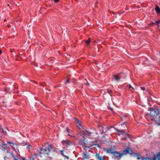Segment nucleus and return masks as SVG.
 <instances>
[{"instance_id": "1", "label": "nucleus", "mask_w": 160, "mask_h": 160, "mask_svg": "<svg viewBox=\"0 0 160 160\" xmlns=\"http://www.w3.org/2000/svg\"><path fill=\"white\" fill-rule=\"evenodd\" d=\"M103 150L107 153L113 154V156L116 158H121L123 156V154L122 153L114 151V149L112 148H109L108 149L104 148H103Z\"/></svg>"}, {"instance_id": "2", "label": "nucleus", "mask_w": 160, "mask_h": 160, "mask_svg": "<svg viewBox=\"0 0 160 160\" xmlns=\"http://www.w3.org/2000/svg\"><path fill=\"white\" fill-rule=\"evenodd\" d=\"M150 109L151 112L149 113V116H154L155 115L158 116L160 114V112L158 108L156 107L154 109L151 108Z\"/></svg>"}, {"instance_id": "3", "label": "nucleus", "mask_w": 160, "mask_h": 160, "mask_svg": "<svg viewBox=\"0 0 160 160\" xmlns=\"http://www.w3.org/2000/svg\"><path fill=\"white\" fill-rule=\"evenodd\" d=\"M132 154L134 156H136L137 157V159L138 160L141 159L142 160H153L152 158H143V157H140L141 154L139 153H136L133 152Z\"/></svg>"}, {"instance_id": "4", "label": "nucleus", "mask_w": 160, "mask_h": 160, "mask_svg": "<svg viewBox=\"0 0 160 160\" xmlns=\"http://www.w3.org/2000/svg\"><path fill=\"white\" fill-rule=\"evenodd\" d=\"M39 152V151H38ZM49 150L46 148H44V146H43L42 148V149L39 151V153L41 154L44 155H48L49 153Z\"/></svg>"}, {"instance_id": "5", "label": "nucleus", "mask_w": 160, "mask_h": 160, "mask_svg": "<svg viewBox=\"0 0 160 160\" xmlns=\"http://www.w3.org/2000/svg\"><path fill=\"white\" fill-rule=\"evenodd\" d=\"M133 151L132 150L130 149L129 147H127L125 149L122 153L123 154V156L126 155L127 154L129 153L131 155L132 154Z\"/></svg>"}, {"instance_id": "6", "label": "nucleus", "mask_w": 160, "mask_h": 160, "mask_svg": "<svg viewBox=\"0 0 160 160\" xmlns=\"http://www.w3.org/2000/svg\"><path fill=\"white\" fill-rule=\"evenodd\" d=\"M98 128L100 131L101 134H102L103 133H105L109 129L108 128H104L103 127L100 126H98Z\"/></svg>"}, {"instance_id": "7", "label": "nucleus", "mask_w": 160, "mask_h": 160, "mask_svg": "<svg viewBox=\"0 0 160 160\" xmlns=\"http://www.w3.org/2000/svg\"><path fill=\"white\" fill-rule=\"evenodd\" d=\"M153 160H160V151L156 154H154L152 157Z\"/></svg>"}, {"instance_id": "8", "label": "nucleus", "mask_w": 160, "mask_h": 160, "mask_svg": "<svg viewBox=\"0 0 160 160\" xmlns=\"http://www.w3.org/2000/svg\"><path fill=\"white\" fill-rule=\"evenodd\" d=\"M14 90V87L13 86H12L10 88H5L4 89V91L5 92H8L10 93L13 90Z\"/></svg>"}, {"instance_id": "9", "label": "nucleus", "mask_w": 160, "mask_h": 160, "mask_svg": "<svg viewBox=\"0 0 160 160\" xmlns=\"http://www.w3.org/2000/svg\"><path fill=\"white\" fill-rule=\"evenodd\" d=\"M62 143L63 144H65L68 146H69L72 145V142L68 140L63 141Z\"/></svg>"}, {"instance_id": "10", "label": "nucleus", "mask_w": 160, "mask_h": 160, "mask_svg": "<svg viewBox=\"0 0 160 160\" xmlns=\"http://www.w3.org/2000/svg\"><path fill=\"white\" fill-rule=\"evenodd\" d=\"M121 78V77L119 74L113 75V78L117 81H118Z\"/></svg>"}, {"instance_id": "11", "label": "nucleus", "mask_w": 160, "mask_h": 160, "mask_svg": "<svg viewBox=\"0 0 160 160\" xmlns=\"http://www.w3.org/2000/svg\"><path fill=\"white\" fill-rule=\"evenodd\" d=\"M82 158L84 159H89L88 158V155L85 152H83L82 155Z\"/></svg>"}, {"instance_id": "12", "label": "nucleus", "mask_w": 160, "mask_h": 160, "mask_svg": "<svg viewBox=\"0 0 160 160\" xmlns=\"http://www.w3.org/2000/svg\"><path fill=\"white\" fill-rule=\"evenodd\" d=\"M60 152L62 155L65 157L67 159H69V157L64 153V151L63 150H61L60 151Z\"/></svg>"}, {"instance_id": "13", "label": "nucleus", "mask_w": 160, "mask_h": 160, "mask_svg": "<svg viewBox=\"0 0 160 160\" xmlns=\"http://www.w3.org/2000/svg\"><path fill=\"white\" fill-rule=\"evenodd\" d=\"M96 157L98 159V160H104L103 158L100 157L99 154H96Z\"/></svg>"}, {"instance_id": "14", "label": "nucleus", "mask_w": 160, "mask_h": 160, "mask_svg": "<svg viewBox=\"0 0 160 160\" xmlns=\"http://www.w3.org/2000/svg\"><path fill=\"white\" fill-rule=\"evenodd\" d=\"M82 133V134L85 135L86 134V133H88L89 135H90L92 133L90 132H88L86 130L85 131H82L81 132Z\"/></svg>"}, {"instance_id": "15", "label": "nucleus", "mask_w": 160, "mask_h": 160, "mask_svg": "<svg viewBox=\"0 0 160 160\" xmlns=\"http://www.w3.org/2000/svg\"><path fill=\"white\" fill-rule=\"evenodd\" d=\"M12 157L14 158V160H20V158L18 157L17 156H14L13 154H11Z\"/></svg>"}, {"instance_id": "16", "label": "nucleus", "mask_w": 160, "mask_h": 160, "mask_svg": "<svg viewBox=\"0 0 160 160\" xmlns=\"http://www.w3.org/2000/svg\"><path fill=\"white\" fill-rule=\"evenodd\" d=\"M155 10L158 13H160V9L158 6H156V8H155Z\"/></svg>"}, {"instance_id": "17", "label": "nucleus", "mask_w": 160, "mask_h": 160, "mask_svg": "<svg viewBox=\"0 0 160 160\" xmlns=\"http://www.w3.org/2000/svg\"><path fill=\"white\" fill-rule=\"evenodd\" d=\"M73 118L75 119L77 123L78 124L79 126H81V122L77 119L75 118Z\"/></svg>"}, {"instance_id": "18", "label": "nucleus", "mask_w": 160, "mask_h": 160, "mask_svg": "<svg viewBox=\"0 0 160 160\" xmlns=\"http://www.w3.org/2000/svg\"><path fill=\"white\" fill-rule=\"evenodd\" d=\"M81 144L83 145L86 144V142L84 139H82L81 140Z\"/></svg>"}, {"instance_id": "19", "label": "nucleus", "mask_w": 160, "mask_h": 160, "mask_svg": "<svg viewBox=\"0 0 160 160\" xmlns=\"http://www.w3.org/2000/svg\"><path fill=\"white\" fill-rule=\"evenodd\" d=\"M7 143L9 144H10L11 145V144H12L13 145H16V146H17V144H16L15 143H14L13 142L11 141H8L7 142Z\"/></svg>"}, {"instance_id": "20", "label": "nucleus", "mask_w": 160, "mask_h": 160, "mask_svg": "<svg viewBox=\"0 0 160 160\" xmlns=\"http://www.w3.org/2000/svg\"><path fill=\"white\" fill-rule=\"evenodd\" d=\"M70 131V130L67 127V128H66L67 132L66 133V134L68 133V135L71 136H72L69 134Z\"/></svg>"}, {"instance_id": "21", "label": "nucleus", "mask_w": 160, "mask_h": 160, "mask_svg": "<svg viewBox=\"0 0 160 160\" xmlns=\"http://www.w3.org/2000/svg\"><path fill=\"white\" fill-rule=\"evenodd\" d=\"M40 85L43 87H45L46 86V83L44 82H41L40 83Z\"/></svg>"}, {"instance_id": "22", "label": "nucleus", "mask_w": 160, "mask_h": 160, "mask_svg": "<svg viewBox=\"0 0 160 160\" xmlns=\"http://www.w3.org/2000/svg\"><path fill=\"white\" fill-rule=\"evenodd\" d=\"M116 130L118 132H122V133L121 134H123L124 133V130H118V129H116Z\"/></svg>"}, {"instance_id": "23", "label": "nucleus", "mask_w": 160, "mask_h": 160, "mask_svg": "<svg viewBox=\"0 0 160 160\" xmlns=\"http://www.w3.org/2000/svg\"><path fill=\"white\" fill-rule=\"evenodd\" d=\"M85 80H86L87 83H85L84 84L87 86L90 87V84L88 82L87 79L86 78H85Z\"/></svg>"}, {"instance_id": "24", "label": "nucleus", "mask_w": 160, "mask_h": 160, "mask_svg": "<svg viewBox=\"0 0 160 160\" xmlns=\"http://www.w3.org/2000/svg\"><path fill=\"white\" fill-rule=\"evenodd\" d=\"M90 41L91 38H89L88 40L86 41V42L88 45H89Z\"/></svg>"}, {"instance_id": "25", "label": "nucleus", "mask_w": 160, "mask_h": 160, "mask_svg": "<svg viewBox=\"0 0 160 160\" xmlns=\"http://www.w3.org/2000/svg\"><path fill=\"white\" fill-rule=\"evenodd\" d=\"M46 148L48 149V150H49V152L52 150V147L50 145H49L48 146V147Z\"/></svg>"}, {"instance_id": "26", "label": "nucleus", "mask_w": 160, "mask_h": 160, "mask_svg": "<svg viewBox=\"0 0 160 160\" xmlns=\"http://www.w3.org/2000/svg\"><path fill=\"white\" fill-rule=\"evenodd\" d=\"M2 132L4 135H5L6 134L7 132L5 129H2Z\"/></svg>"}, {"instance_id": "27", "label": "nucleus", "mask_w": 160, "mask_h": 160, "mask_svg": "<svg viewBox=\"0 0 160 160\" xmlns=\"http://www.w3.org/2000/svg\"><path fill=\"white\" fill-rule=\"evenodd\" d=\"M70 79H68L66 81V82H65V84H68V83H69L70 82Z\"/></svg>"}, {"instance_id": "28", "label": "nucleus", "mask_w": 160, "mask_h": 160, "mask_svg": "<svg viewBox=\"0 0 160 160\" xmlns=\"http://www.w3.org/2000/svg\"><path fill=\"white\" fill-rule=\"evenodd\" d=\"M10 145H9L7 143V145H6L5 147L7 148H10Z\"/></svg>"}, {"instance_id": "29", "label": "nucleus", "mask_w": 160, "mask_h": 160, "mask_svg": "<svg viewBox=\"0 0 160 160\" xmlns=\"http://www.w3.org/2000/svg\"><path fill=\"white\" fill-rule=\"evenodd\" d=\"M107 91L110 94L112 92V90L110 89H108Z\"/></svg>"}, {"instance_id": "30", "label": "nucleus", "mask_w": 160, "mask_h": 160, "mask_svg": "<svg viewBox=\"0 0 160 160\" xmlns=\"http://www.w3.org/2000/svg\"><path fill=\"white\" fill-rule=\"evenodd\" d=\"M32 147L30 145H27V148L29 149L31 148H32Z\"/></svg>"}, {"instance_id": "31", "label": "nucleus", "mask_w": 160, "mask_h": 160, "mask_svg": "<svg viewBox=\"0 0 160 160\" xmlns=\"http://www.w3.org/2000/svg\"><path fill=\"white\" fill-rule=\"evenodd\" d=\"M141 88L143 91H144L145 90V88L144 87H141Z\"/></svg>"}, {"instance_id": "32", "label": "nucleus", "mask_w": 160, "mask_h": 160, "mask_svg": "<svg viewBox=\"0 0 160 160\" xmlns=\"http://www.w3.org/2000/svg\"><path fill=\"white\" fill-rule=\"evenodd\" d=\"M128 88H132V89H134L130 85H129Z\"/></svg>"}, {"instance_id": "33", "label": "nucleus", "mask_w": 160, "mask_h": 160, "mask_svg": "<svg viewBox=\"0 0 160 160\" xmlns=\"http://www.w3.org/2000/svg\"><path fill=\"white\" fill-rule=\"evenodd\" d=\"M155 23H159V24H160V20L156 21H155Z\"/></svg>"}, {"instance_id": "34", "label": "nucleus", "mask_w": 160, "mask_h": 160, "mask_svg": "<svg viewBox=\"0 0 160 160\" xmlns=\"http://www.w3.org/2000/svg\"><path fill=\"white\" fill-rule=\"evenodd\" d=\"M4 152L5 153H7L8 152V151L7 150H6L5 149H3Z\"/></svg>"}, {"instance_id": "35", "label": "nucleus", "mask_w": 160, "mask_h": 160, "mask_svg": "<svg viewBox=\"0 0 160 160\" xmlns=\"http://www.w3.org/2000/svg\"><path fill=\"white\" fill-rule=\"evenodd\" d=\"M10 145V147H12V148H14L13 147L14 146H16V145H13L12 144H11V145Z\"/></svg>"}, {"instance_id": "36", "label": "nucleus", "mask_w": 160, "mask_h": 160, "mask_svg": "<svg viewBox=\"0 0 160 160\" xmlns=\"http://www.w3.org/2000/svg\"><path fill=\"white\" fill-rule=\"evenodd\" d=\"M20 160H26L24 158H21L20 157Z\"/></svg>"}, {"instance_id": "37", "label": "nucleus", "mask_w": 160, "mask_h": 160, "mask_svg": "<svg viewBox=\"0 0 160 160\" xmlns=\"http://www.w3.org/2000/svg\"><path fill=\"white\" fill-rule=\"evenodd\" d=\"M60 0H54V1L55 2H58Z\"/></svg>"}, {"instance_id": "38", "label": "nucleus", "mask_w": 160, "mask_h": 160, "mask_svg": "<svg viewBox=\"0 0 160 160\" xmlns=\"http://www.w3.org/2000/svg\"><path fill=\"white\" fill-rule=\"evenodd\" d=\"M34 155L36 157H37L38 156V154H34Z\"/></svg>"}, {"instance_id": "39", "label": "nucleus", "mask_w": 160, "mask_h": 160, "mask_svg": "<svg viewBox=\"0 0 160 160\" xmlns=\"http://www.w3.org/2000/svg\"><path fill=\"white\" fill-rule=\"evenodd\" d=\"M30 160H35L33 158H31Z\"/></svg>"}, {"instance_id": "40", "label": "nucleus", "mask_w": 160, "mask_h": 160, "mask_svg": "<svg viewBox=\"0 0 160 160\" xmlns=\"http://www.w3.org/2000/svg\"><path fill=\"white\" fill-rule=\"evenodd\" d=\"M3 145H4V146H6V145H7V143H4V142H3Z\"/></svg>"}, {"instance_id": "41", "label": "nucleus", "mask_w": 160, "mask_h": 160, "mask_svg": "<svg viewBox=\"0 0 160 160\" xmlns=\"http://www.w3.org/2000/svg\"><path fill=\"white\" fill-rule=\"evenodd\" d=\"M126 135L128 136V137H129L130 136V135L128 134H126Z\"/></svg>"}, {"instance_id": "42", "label": "nucleus", "mask_w": 160, "mask_h": 160, "mask_svg": "<svg viewBox=\"0 0 160 160\" xmlns=\"http://www.w3.org/2000/svg\"><path fill=\"white\" fill-rule=\"evenodd\" d=\"M2 53V51L1 50H0V55Z\"/></svg>"}, {"instance_id": "43", "label": "nucleus", "mask_w": 160, "mask_h": 160, "mask_svg": "<svg viewBox=\"0 0 160 160\" xmlns=\"http://www.w3.org/2000/svg\"><path fill=\"white\" fill-rule=\"evenodd\" d=\"M123 139L126 140V138H123Z\"/></svg>"}, {"instance_id": "44", "label": "nucleus", "mask_w": 160, "mask_h": 160, "mask_svg": "<svg viewBox=\"0 0 160 160\" xmlns=\"http://www.w3.org/2000/svg\"><path fill=\"white\" fill-rule=\"evenodd\" d=\"M125 122H124L123 123V124H125Z\"/></svg>"}, {"instance_id": "45", "label": "nucleus", "mask_w": 160, "mask_h": 160, "mask_svg": "<svg viewBox=\"0 0 160 160\" xmlns=\"http://www.w3.org/2000/svg\"><path fill=\"white\" fill-rule=\"evenodd\" d=\"M112 110L113 109L112 108H111L110 109Z\"/></svg>"}, {"instance_id": "46", "label": "nucleus", "mask_w": 160, "mask_h": 160, "mask_svg": "<svg viewBox=\"0 0 160 160\" xmlns=\"http://www.w3.org/2000/svg\"><path fill=\"white\" fill-rule=\"evenodd\" d=\"M8 7H9V5L8 4Z\"/></svg>"}, {"instance_id": "47", "label": "nucleus", "mask_w": 160, "mask_h": 160, "mask_svg": "<svg viewBox=\"0 0 160 160\" xmlns=\"http://www.w3.org/2000/svg\"><path fill=\"white\" fill-rule=\"evenodd\" d=\"M151 120H152H152H153V119H151Z\"/></svg>"}, {"instance_id": "48", "label": "nucleus", "mask_w": 160, "mask_h": 160, "mask_svg": "<svg viewBox=\"0 0 160 160\" xmlns=\"http://www.w3.org/2000/svg\"><path fill=\"white\" fill-rule=\"evenodd\" d=\"M152 24H154V23H152Z\"/></svg>"}]
</instances>
